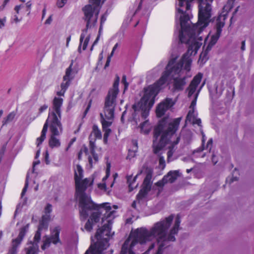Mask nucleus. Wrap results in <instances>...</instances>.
Segmentation results:
<instances>
[{
  "instance_id": "f257e3e1",
  "label": "nucleus",
  "mask_w": 254,
  "mask_h": 254,
  "mask_svg": "<svg viewBox=\"0 0 254 254\" xmlns=\"http://www.w3.org/2000/svg\"><path fill=\"white\" fill-rule=\"evenodd\" d=\"M181 20V30L179 33L180 41L181 43H187L189 45L188 50L182 57L179 63L176 62L171 66L170 74V78L173 80V90L174 91H179L184 89L186 84V78L190 75L188 73L190 70L192 59L191 57L195 55L202 44V36L196 37L191 33H190V19L186 15L182 13L178 14Z\"/></svg>"
},
{
  "instance_id": "f03ea898",
  "label": "nucleus",
  "mask_w": 254,
  "mask_h": 254,
  "mask_svg": "<svg viewBox=\"0 0 254 254\" xmlns=\"http://www.w3.org/2000/svg\"><path fill=\"white\" fill-rule=\"evenodd\" d=\"M94 204L95 207L89 211L88 214L92 213V215L90 219L85 224L84 228L88 232L91 231L93 226L99 222L100 213L102 214L101 223L103 226L97 230L94 238H91L92 241L94 242V244L91 245L85 254H102L103 251L109 247L108 241L112 235L111 225L116 217V210L118 208L117 205H114L112 207L108 202L98 205L94 203ZM79 208H80L79 207ZM79 212L80 213V211ZM80 215L82 220H85L87 218H83L80 213Z\"/></svg>"
},
{
  "instance_id": "7ed1b4c3",
  "label": "nucleus",
  "mask_w": 254,
  "mask_h": 254,
  "mask_svg": "<svg viewBox=\"0 0 254 254\" xmlns=\"http://www.w3.org/2000/svg\"><path fill=\"white\" fill-rule=\"evenodd\" d=\"M170 216L156 223L150 230L141 228L131 231L128 239L123 245L121 254H134L133 247L138 243L144 244L156 240L157 251L155 254H162L163 250L170 242Z\"/></svg>"
},
{
  "instance_id": "20e7f679",
  "label": "nucleus",
  "mask_w": 254,
  "mask_h": 254,
  "mask_svg": "<svg viewBox=\"0 0 254 254\" xmlns=\"http://www.w3.org/2000/svg\"><path fill=\"white\" fill-rule=\"evenodd\" d=\"M181 120L182 118H178L169 122L168 119H163L159 122L154 129L153 141L154 152L156 154L158 153L164 148L168 149V162L174 160L173 154L180 139V136L176 132Z\"/></svg>"
},
{
  "instance_id": "39448f33",
  "label": "nucleus",
  "mask_w": 254,
  "mask_h": 254,
  "mask_svg": "<svg viewBox=\"0 0 254 254\" xmlns=\"http://www.w3.org/2000/svg\"><path fill=\"white\" fill-rule=\"evenodd\" d=\"M193 0H177L176 2V8L177 12L176 14V21L179 20L181 25L180 17L177 16L179 13L182 15H186L189 17L190 24H189L190 33L196 37L201 36V32L206 28L209 22L211 16V7L210 3L212 0H199L198 20L196 24H192L190 20L191 15L190 10L191 6V2Z\"/></svg>"
},
{
  "instance_id": "423d86ee",
  "label": "nucleus",
  "mask_w": 254,
  "mask_h": 254,
  "mask_svg": "<svg viewBox=\"0 0 254 254\" xmlns=\"http://www.w3.org/2000/svg\"><path fill=\"white\" fill-rule=\"evenodd\" d=\"M175 63V59H171L166 66L165 70L162 73L161 77L153 84L144 88L143 97L140 101L133 105L135 112L138 111V108L142 110L143 117L147 116L148 111L155 102V98L159 91L168 85V80L170 78V71L171 66Z\"/></svg>"
},
{
  "instance_id": "0eeeda50",
  "label": "nucleus",
  "mask_w": 254,
  "mask_h": 254,
  "mask_svg": "<svg viewBox=\"0 0 254 254\" xmlns=\"http://www.w3.org/2000/svg\"><path fill=\"white\" fill-rule=\"evenodd\" d=\"M74 180L76 186V198L79 202L80 212L82 218H85L89 211L95 208V205L91 200L90 196L85 193V190L93 183L94 179L85 178L82 180L83 176V170L78 164L74 165Z\"/></svg>"
},
{
  "instance_id": "6e6552de",
  "label": "nucleus",
  "mask_w": 254,
  "mask_h": 254,
  "mask_svg": "<svg viewBox=\"0 0 254 254\" xmlns=\"http://www.w3.org/2000/svg\"><path fill=\"white\" fill-rule=\"evenodd\" d=\"M234 0H228L227 4L223 7V11L217 18L215 27L205 37L204 40L203 51L200 54L198 61L200 65H202L208 60L207 53L218 40L222 28L225 25L227 14L232 8Z\"/></svg>"
},
{
  "instance_id": "1a4fd4ad",
  "label": "nucleus",
  "mask_w": 254,
  "mask_h": 254,
  "mask_svg": "<svg viewBox=\"0 0 254 254\" xmlns=\"http://www.w3.org/2000/svg\"><path fill=\"white\" fill-rule=\"evenodd\" d=\"M119 82L120 77L117 76L113 87L109 91L106 97L104 111L100 113L101 121L104 132L103 140L105 143L107 142L108 136L111 132V129L109 127L111 125L114 118L116 97L119 92Z\"/></svg>"
},
{
  "instance_id": "9d476101",
  "label": "nucleus",
  "mask_w": 254,
  "mask_h": 254,
  "mask_svg": "<svg viewBox=\"0 0 254 254\" xmlns=\"http://www.w3.org/2000/svg\"><path fill=\"white\" fill-rule=\"evenodd\" d=\"M48 127H49L50 131L49 145L52 149L58 148L61 145L60 135L62 133L63 129L61 121L58 120L56 116L54 114H50L48 117L41 131V134L37 139V146L39 147L46 138Z\"/></svg>"
},
{
  "instance_id": "9b49d317",
  "label": "nucleus",
  "mask_w": 254,
  "mask_h": 254,
  "mask_svg": "<svg viewBox=\"0 0 254 254\" xmlns=\"http://www.w3.org/2000/svg\"><path fill=\"white\" fill-rule=\"evenodd\" d=\"M72 64L66 69L65 74L63 77V81L61 84V90L57 92L58 97H55L53 100V111L50 112L49 113V116L50 114H55L58 120L61 121V107L63 104V99L61 96H64V93L69 86L70 81L74 78L76 72L73 70L71 68Z\"/></svg>"
},
{
  "instance_id": "f8f14e48",
  "label": "nucleus",
  "mask_w": 254,
  "mask_h": 254,
  "mask_svg": "<svg viewBox=\"0 0 254 254\" xmlns=\"http://www.w3.org/2000/svg\"><path fill=\"white\" fill-rule=\"evenodd\" d=\"M52 211V206L48 204L45 208V214L42 216L40 221L38 229L34 238V242L28 244L26 248V254H37L38 251L39 246L38 243L41 238V231L43 229H47L48 226V222L50 220V213Z\"/></svg>"
},
{
  "instance_id": "ddd939ff",
  "label": "nucleus",
  "mask_w": 254,
  "mask_h": 254,
  "mask_svg": "<svg viewBox=\"0 0 254 254\" xmlns=\"http://www.w3.org/2000/svg\"><path fill=\"white\" fill-rule=\"evenodd\" d=\"M138 111L135 112L133 106H132V109L133 113L132 114V119L131 121L132 124L134 126V127H136L138 123L141 121L143 122L140 124L139 127L140 128V132L144 134H148L152 129V126L148 122V120H146V118L147 116L145 117H143L142 115V110L141 108L139 107L138 108ZM149 111H148V112ZM149 114V113H148Z\"/></svg>"
},
{
  "instance_id": "4468645a",
  "label": "nucleus",
  "mask_w": 254,
  "mask_h": 254,
  "mask_svg": "<svg viewBox=\"0 0 254 254\" xmlns=\"http://www.w3.org/2000/svg\"><path fill=\"white\" fill-rule=\"evenodd\" d=\"M197 96L198 92L194 94V98L191 103L190 110L186 118V123L187 124L190 123L192 124L197 125L198 126H201V120L200 119L197 118V113L195 111Z\"/></svg>"
},
{
  "instance_id": "2eb2a0df",
  "label": "nucleus",
  "mask_w": 254,
  "mask_h": 254,
  "mask_svg": "<svg viewBox=\"0 0 254 254\" xmlns=\"http://www.w3.org/2000/svg\"><path fill=\"white\" fill-rule=\"evenodd\" d=\"M60 229L59 227H56L51 230V235L50 237L46 236L42 246V249L45 250L49 247L51 243L56 244L60 242L59 234Z\"/></svg>"
},
{
  "instance_id": "dca6fc26",
  "label": "nucleus",
  "mask_w": 254,
  "mask_h": 254,
  "mask_svg": "<svg viewBox=\"0 0 254 254\" xmlns=\"http://www.w3.org/2000/svg\"><path fill=\"white\" fill-rule=\"evenodd\" d=\"M175 102V100L169 98H167L162 101L156 108L157 116L158 117L163 116L168 110L174 105Z\"/></svg>"
},
{
  "instance_id": "f3484780",
  "label": "nucleus",
  "mask_w": 254,
  "mask_h": 254,
  "mask_svg": "<svg viewBox=\"0 0 254 254\" xmlns=\"http://www.w3.org/2000/svg\"><path fill=\"white\" fill-rule=\"evenodd\" d=\"M84 154L87 156L89 164L91 167L98 161V157L97 155L95 153L94 148L92 146L91 147L90 151L88 150L86 146H82L78 153V159H80L82 155Z\"/></svg>"
},
{
  "instance_id": "a211bd4d",
  "label": "nucleus",
  "mask_w": 254,
  "mask_h": 254,
  "mask_svg": "<svg viewBox=\"0 0 254 254\" xmlns=\"http://www.w3.org/2000/svg\"><path fill=\"white\" fill-rule=\"evenodd\" d=\"M166 61L163 60L161 61L155 67L148 71L146 75V81L148 82H151L156 78L164 69L166 66Z\"/></svg>"
},
{
  "instance_id": "6ab92c4d",
  "label": "nucleus",
  "mask_w": 254,
  "mask_h": 254,
  "mask_svg": "<svg viewBox=\"0 0 254 254\" xmlns=\"http://www.w3.org/2000/svg\"><path fill=\"white\" fill-rule=\"evenodd\" d=\"M151 175L147 174L144 180L142 188L137 195V201L139 202L145 197L148 191L150 190Z\"/></svg>"
},
{
  "instance_id": "aec40b11",
  "label": "nucleus",
  "mask_w": 254,
  "mask_h": 254,
  "mask_svg": "<svg viewBox=\"0 0 254 254\" xmlns=\"http://www.w3.org/2000/svg\"><path fill=\"white\" fill-rule=\"evenodd\" d=\"M179 175L178 171H170L164 177L162 180L158 181L156 185L159 187H162L165 183H173Z\"/></svg>"
},
{
  "instance_id": "412c9836",
  "label": "nucleus",
  "mask_w": 254,
  "mask_h": 254,
  "mask_svg": "<svg viewBox=\"0 0 254 254\" xmlns=\"http://www.w3.org/2000/svg\"><path fill=\"white\" fill-rule=\"evenodd\" d=\"M202 77V74L198 73L193 78V80L191 82L188 90V95L189 97H191L193 94H194L197 85L199 84L201 78Z\"/></svg>"
},
{
  "instance_id": "4be33fe9",
  "label": "nucleus",
  "mask_w": 254,
  "mask_h": 254,
  "mask_svg": "<svg viewBox=\"0 0 254 254\" xmlns=\"http://www.w3.org/2000/svg\"><path fill=\"white\" fill-rule=\"evenodd\" d=\"M28 227L29 225L27 224L20 229L18 237L13 241V248L15 247L16 245H18L21 242L28 229Z\"/></svg>"
},
{
  "instance_id": "5701e85b",
  "label": "nucleus",
  "mask_w": 254,
  "mask_h": 254,
  "mask_svg": "<svg viewBox=\"0 0 254 254\" xmlns=\"http://www.w3.org/2000/svg\"><path fill=\"white\" fill-rule=\"evenodd\" d=\"M110 167H111L110 164H108L107 165V169H106V176L104 177L102 179V183H99L98 184V188L101 190H106V188H107V186L108 185V184L106 183L105 181H106V179H107V178L110 175Z\"/></svg>"
},
{
  "instance_id": "b1692460",
  "label": "nucleus",
  "mask_w": 254,
  "mask_h": 254,
  "mask_svg": "<svg viewBox=\"0 0 254 254\" xmlns=\"http://www.w3.org/2000/svg\"><path fill=\"white\" fill-rule=\"evenodd\" d=\"M143 2V0H140L137 5L133 6V8L130 10V11L128 13V16L130 17V19L129 20V22L131 20L132 17L138 13L139 11L140 8L141 6V4Z\"/></svg>"
},
{
  "instance_id": "393cba45",
  "label": "nucleus",
  "mask_w": 254,
  "mask_h": 254,
  "mask_svg": "<svg viewBox=\"0 0 254 254\" xmlns=\"http://www.w3.org/2000/svg\"><path fill=\"white\" fill-rule=\"evenodd\" d=\"M132 147L131 148L128 149V157H132L135 155V153L137 151L138 146L137 141L133 140L131 141Z\"/></svg>"
},
{
  "instance_id": "a878e982",
  "label": "nucleus",
  "mask_w": 254,
  "mask_h": 254,
  "mask_svg": "<svg viewBox=\"0 0 254 254\" xmlns=\"http://www.w3.org/2000/svg\"><path fill=\"white\" fill-rule=\"evenodd\" d=\"M91 136H94L96 139L101 138L102 135L100 130L99 129L98 127L94 125L93 127V130L90 135Z\"/></svg>"
},
{
  "instance_id": "bb28decb",
  "label": "nucleus",
  "mask_w": 254,
  "mask_h": 254,
  "mask_svg": "<svg viewBox=\"0 0 254 254\" xmlns=\"http://www.w3.org/2000/svg\"><path fill=\"white\" fill-rule=\"evenodd\" d=\"M15 117V114L13 113H10L7 117L6 119L3 121V125L6 124L8 122H11Z\"/></svg>"
},
{
  "instance_id": "cd10ccee",
  "label": "nucleus",
  "mask_w": 254,
  "mask_h": 254,
  "mask_svg": "<svg viewBox=\"0 0 254 254\" xmlns=\"http://www.w3.org/2000/svg\"><path fill=\"white\" fill-rule=\"evenodd\" d=\"M165 161L164 157L160 156L159 159V167L161 169H164L165 167Z\"/></svg>"
},
{
  "instance_id": "c85d7f7f",
  "label": "nucleus",
  "mask_w": 254,
  "mask_h": 254,
  "mask_svg": "<svg viewBox=\"0 0 254 254\" xmlns=\"http://www.w3.org/2000/svg\"><path fill=\"white\" fill-rule=\"evenodd\" d=\"M106 18H107V15L105 14L103 15L101 18L100 26L99 31V34L100 33V32L102 30L103 25L104 23V22H105V21L106 20Z\"/></svg>"
},
{
  "instance_id": "c756f323",
  "label": "nucleus",
  "mask_w": 254,
  "mask_h": 254,
  "mask_svg": "<svg viewBox=\"0 0 254 254\" xmlns=\"http://www.w3.org/2000/svg\"><path fill=\"white\" fill-rule=\"evenodd\" d=\"M29 173H28L27 176V178H26V181L25 187L23 188V189L22 190V191L21 192V195L22 196H23L24 195L25 192L26 191L27 188L28 187V180H29Z\"/></svg>"
},
{
  "instance_id": "7c9ffc66",
  "label": "nucleus",
  "mask_w": 254,
  "mask_h": 254,
  "mask_svg": "<svg viewBox=\"0 0 254 254\" xmlns=\"http://www.w3.org/2000/svg\"><path fill=\"white\" fill-rule=\"evenodd\" d=\"M122 83L124 85V86H125L124 90L125 91L127 88V87L128 86V84L127 81V78H126V75H123V76L122 77Z\"/></svg>"
},
{
  "instance_id": "2f4dec72",
  "label": "nucleus",
  "mask_w": 254,
  "mask_h": 254,
  "mask_svg": "<svg viewBox=\"0 0 254 254\" xmlns=\"http://www.w3.org/2000/svg\"><path fill=\"white\" fill-rule=\"evenodd\" d=\"M212 145V139L210 138L207 142V145L206 147V149H208L209 151L211 149V147Z\"/></svg>"
},
{
  "instance_id": "473e14b6",
  "label": "nucleus",
  "mask_w": 254,
  "mask_h": 254,
  "mask_svg": "<svg viewBox=\"0 0 254 254\" xmlns=\"http://www.w3.org/2000/svg\"><path fill=\"white\" fill-rule=\"evenodd\" d=\"M24 7V5H17L15 7L14 10L16 11L17 14H19L20 10Z\"/></svg>"
},
{
  "instance_id": "72a5a7b5",
  "label": "nucleus",
  "mask_w": 254,
  "mask_h": 254,
  "mask_svg": "<svg viewBox=\"0 0 254 254\" xmlns=\"http://www.w3.org/2000/svg\"><path fill=\"white\" fill-rule=\"evenodd\" d=\"M5 22H6V18L5 17H3V18H0V28H2L4 26Z\"/></svg>"
},
{
  "instance_id": "f704fd0d",
  "label": "nucleus",
  "mask_w": 254,
  "mask_h": 254,
  "mask_svg": "<svg viewBox=\"0 0 254 254\" xmlns=\"http://www.w3.org/2000/svg\"><path fill=\"white\" fill-rule=\"evenodd\" d=\"M48 106L47 105H46V104H44L43 105V106H42L40 109H39V113L41 114L42 113L43 111H45L46 110H47V109L48 108Z\"/></svg>"
},
{
  "instance_id": "c9c22d12",
  "label": "nucleus",
  "mask_w": 254,
  "mask_h": 254,
  "mask_svg": "<svg viewBox=\"0 0 254 254\" xmlns=\"http://www.w3.org/2000/svg\"><path fill=\"white\" fill-rule=\"evenodd\" d=\"M119 46V43H116L115 46H114L113 49H112V52L111 53V56H113V55H114V52L115 51V50L118 48V47Z\"/></svg>"
},
{
  "instance_id": "e433bc0d",
  "label": "nucleus",
  "mask_w": 254,
  "mask_h": 254,
  "mask_svg": "<svg viewBox=\"0 0 254 254\" xmlns=\"http://www.w3.org/2000/svg\"><path fill=\"white\" fill-rule=\"evenodd\" d=\"M13 20L15 23H17L21 21V18H19L16 15H14L13 17Z\"/></svg>"
},
{
  "instance_id": "4c0bfd02",
  "label": "nucleus",
  "mask_w": 254,
  "mask_h": 254,
  "mask_svg": "<svg viewBox=\"0 0 254 254\" xmlns=\"http://www.w3.org/2000/svg\"><path fill=\"white\" fill-rule=\"evenodd\" d=\"M65 4V3L62 0L61 1H58L57 2V5L59 7H62Z\"/></svg>"
},
{
  "instance_id": "58836bf2",
  "label": "nucleus",
  "mask_w": 254,
  "mask_h": 254,
  "mask_svg": "<svg viewBox=\"0 0 254 254\" xmlns=\"http://www.w3.org/2000/svg\"><path fill=\"white\" fill-rule=\"evenodd\" d=\"M212 161L213 163L214 164H216V163L218 162V159L216 157V156L214 155H212Z\"/></svg>"
},
{
  "instance_id": "ea45409f",
  "label": "nucleus",
  "mask_w": 254,
  "mask_h": 254,
  "mask_svg": "<svg viewBox=\"0 0 254 254\" xmlns=\"http://www.w3.org/2000/svg\"><path fill=\"white\" fill-rule=\"evenodd\" d=\"M99 37H100V36H99V35L97 37V38H96V40H95V41L94 42V43H93V45H92V47H91V50H92L93 46H94V45H95L97 43V42H98V40H99Z\"/></svg>"
},
{
  "instance_id": "a19ab883",
  "label": "nucleus",
  "mask_w": 254,
  "mask_h": 254,
  "mask_svg": "<svg viewBox=\"0 0 254 254\" xmlns=\"http://www.w3.org/2000/svg\"><path fill=\"white\" fill-rule=\"evenodd\" d=\"M70 40H71V36H69L68 37H67L66 38V47H68V46H69V43L70 41Z\"/></svg>"
},
{
  "instance_id": "79ce46f5",
  "label": "nucleus",
  "mask_w": 254,
  "mask_h": 254,
  "mask_svg": "<svg viewBox=\"0 0 254 254\" xmlns=\"http://www.w3.org/2000/svg\"><path fill=\"white\" fill-rule=\"evenodd\" d=\"M112 56H111V55L108 58V59L107 60V62H106V63L105 64V67H106L107 66H109V63L110 62V60H111V58Z\"/></svg>"
},
{
  "instance_id": "37998d69",
  "label": "nucleus",
  "mask_w": 254,
  "mask_h": 254,
  "mask_svg": "<svg viewBox=\"0 0 254 254\" xmlns=\"http://www.w3.org/2000/svg\"><path fill=\"white\" fill-rule=\"evenodd\" d=\"M45 161L46 162V163L47 164H48L49 163V160H48V157H49V154H48V151H46L45 152Z\"/></svg>"
},
{
  "instance_id": "c03bdc74",
  "label": "nucleus",
  "mask_w": 254,
  "mask_h": 254,
  "mask_svg": "<svg viewBox=\"0 0 254 254\" xmlns=\"http://www.w3.org/2000/svg\"><path fill=\"white\" fill-rule=\"evenodd\" d=\"M201 134H202V145H203L204 142L205 140H206V137H205V135H204V133L202 131H201Z\"/></svg>"
},
{
  "instance_id": "a18cd8bd",
  "label": "nucleus",
  "mask_w": 254,
  "mask_h": 254,
  "mask_svg": "<svg viewBox=\"0 0 254 254\" xmlns=\"http://www.w3.org/2000/svg\"><path fill=\"white\" fill-rule=\"evenodd\" d=\"M52 20V17L50 16L45 21V23L47 24H49L51 23Z\"/></svg>"
},
{
  "instance_id": "49530a36",
  "label": "nucleus",
  "mask_w": 254,
  "mask_h": 254,
  "mask_svg": "<svg viewBox=\"0 0 254 254\" xmlns=\"http://www.w3.org/2000/svg\"><path fill=\"white\" fill-rule=\"evenodd\" d=\"M40 163V161H34L33 162V173L34 172V168L35 167V166L37 165H38Z\"/></svg>"
},
{
  "instance_id": "de8ad7c7",
  "label": "nucleus",
  "mask_w": 254,
  "mask_h": 254,
  "mask_svg": "<svg viewBox=\"0 0 254 254\" xmlns=\"http://www.w3.org/2000/svg\"><path fill=\"white\" fill-rule=\"evenodd\" d=\"M241 50L244 51L245 50V41H243L242 42Z\"/></svg>"
},
{
  "instance_id": "09e8293b",
  "label": "nucleus",
  "mask_w": 254,
  "mask_h": 254,
  "mask_svg": "<svg viewBox=\"0 0 254 254\" xmlns=\"http://www.w3.org/2000/svg\"><path fill=\"white\" fill-rule=\"evenodd\" d=\"M40 148H39L38 150L37 151V153L36 154V158H38L39 156L40 155Z\"/></svg>"
},
{
  "instance_id": "8fccbe9b",
  "label": "nucleus",
  "mask_w": 254,
  "mask_h": 254,
  "mask_svg": "<svg viewBox=\"0 0 254 254\" xmlns=\"http://www.w3.org/2000/svg\"><path fill=\"white\" fill-rule=\"evenodd\" d=\"M129 191H131L133 190V184L131 183L129 184Z\"/></svg>"
},
{
  "instance_id": "3c124183",
  "label": "nucleus",
  "mask_w": 254,
  "mask_h": 254,
  "mask_svg": "<svg viewBox=\"0 0 254 254\" xmlns=\"http://www.w3.org/2000/svg\"><path fill=\"white\" fill-rule=\"evenodd\" d=\"M31 4L29 2L26 3V6L28 9H29L31 7Z\"/></svg>"
},
{
  "instance_id": "603ef678",
  "label": "nucleus",
  "mask_w": 254,
  "mask_h": 254,
  "mask_svg": "<svg viewBox=\"0 0 254 254\" xmlns=\"http://www.w3.org/2000/svg\"><path fill=\"white\" fill-rule=\"evenodd\" d=\"M4 8V7L2 5L0 6V11L3 10Z\"/></svg>"
},
{
  "instance_id": "864d4df0",
  "label": "nucleus",
  "mask_w": 254,
  "mask_h": 254,
  "mask_svg": "<svg viewBox=\"0 0 254 254\" xmlns=\"http://www.w3.org/2000/svg\"><path fill=\"white\" fill-rule=\"evenodd\" d=\"M136 201H133V202L132 203V206L133 207H135V205H136Z\"/></svg>"
},
{
  "instance_id": "5fc2aeb1",
  "label": "nucleus",
  "mask_w": 254,
  "mask_h": 254,
  "mask_svg": "<svg viewBox=\"0 0 254 254\" xmlns=\"http://www.w3.org/2000/svg\"><path fill=\"white\" fill-rule=\"evenodd\" d=\"M45 14H46V9H44L43 10V17L44 16Z\"/></svg>"
},
{
  "instance_id": "6e6d98bb",
  "label": "nucleus",
  "mask_w": 254,
  "mask_h": 254,
  "mask_svg": "<svg viewBox=\"0 0 254 254\" xmlns=\"http://www.w3.org/2000/svg\"><path fill=\"white\" fill-rule=\"evenodd\" d=\"M125 113H126V111H124V112H123V115H122V118H121V120H122V121H123V120L124 116V115H125Z\"/></svg>"
},
{
  "instance_id": "4d7b16f0",
  "label": "nucleus",
  "mask_w": 254,
  "mask_h": 254,
  "mask_svg": "<svg viewBox=\"0 0 254 254\" xmlns=\"http://www.w3.org/2000/svg\"><path fill=\"white\" fill-rule=\"evenodd\" d=\"M154 247V244H152L149 248V250L150 251L151 249H152Z\"/></svg>"
},
{
  "instance_id": "13d9d810",
  "label": "nucleus",
  "mask_w": 254,
  "mask_h": 254,
  "mask_svg": "<svg viewBox=\"0 0 254 254\" xmlns=\"http://www.w3.org/2000/svg\"><path fill=\"white\" fill-rule=\"evenodd\" d=\"M114 181L112 182L110 184V187H112L114 185Z\"/></svg>"
},
{
  "instance_id": "bf43d9fd",
  "label": "nucleus",
  "mask_w": 254,
  "mask_h": 254,
  "mask_svg": "<svg viewBox=\"0 0 254 254\" xmlns=\"http://www.w3.org/2000/svg\"><path fill=\"white\" fill-rule=\"evenodd\" d=\"M139 175V174H137L135 176V177L134 178V179H133V181H135V180H136V178L137 177V176H138Z\"/></svg>"
},
{
  "instance_id": "052dcab7",
  "label": "nucleus",
  "mask_w": 254,
  "mask_h": 254,
  "mask_svg": "<svg viewBox=\"0 0 254 254\" xmlns=\"http://www.w3.org/2000/svg\"><path fill=\"white\" fill-rule=\"evenodd\" d=\"M237 179L236 178H234L232 181H229V183H231L232 182H233L234 180H236Z\"/></svg>"
},
{
  "instance_id": "680f3d73",
  "label": "nucleus",
  "mask_w": 254,
  "mask_h": 254,
  "mask_svg": "<svg viewBox=\"0 0 254 254\" xmlns=\"http://www.w3.org/2000/svg\"><path fill=\"white\" fill-rule=\"evenodd\" d=\"M10 0H4V2H5V4H7Z\"/></svg>"
},
{
  "instance_id": "e2e57ef3",
  "label": "nucleus",
  "mask_w": 254,
  "mask_h": 254,
  "mask_svg": "<svg viewBox=\"0 0 254 254\" xmlns=\"http://www.w3.org/2000/svg\"><path fill=\"white\" fill-rule=\"evenodd\" d=\"M38 189V185H37L36 187L35 188L34 190L36 191Z\"/></svg>"
},
{
  "instance_id": "0e129e2a",
  "label": "nucleus",
  "mask_w": 254,
  "mask_h": 254,
  "mask_svg": "<svg viewBox=\"0 0 254 254\" xmlns=\"http://www.w3.org/2000/svg\"><path fill=\"white\" fill-rule=\"evenodd\" d=\"M90 104H89V105H88V107H87V109H86V112H87L88 110V109H89V108H90Z\"/></svg>"
},
{
  "instance_id": "69168bd1",
  "label": "nucleus",
  "mask_w": 254,
  "mask_h": 254,
  "mask_svg": "<svg viewBox=\"0 0 254 254\" xmlns=\"http://www.w3.org/2000/svg\"><path fill=\"white\" fill-rule=\"evenodd\" d=\"M117 176V174H115L114 175V180L116 179V178Z\"/></svg>"
},
{
  "instance_id": "338daca9",
  "label": "nucleus",
  "mask_w": 254,
  "mask_h": 254,
  "mask_svg": "<svg viewBox=\"0 0 254 254\" xmlns=\"http://www.w3.org/2000/svg\"><path fill=\"white\" fill-rule=\"evenodd\" d=\"M2 113H3L2 111H0V117H1V116L2 115Z\"/></svg>"
},
{
  "instance_id": "774afa93",
  "label": "nucleus",
  "mask_w": 254,
  "mask_h": 254,
  "mask_svg": "<svg viewBox=\"0 0 254 254\" xmlns=\"http://www.w3.org/2000/svg\"><path fill=\"white\" fill-rule=\"evenodd\" d=\"M7 4H5V2L3 1V4H2L4 7L5 6V5H6Z\"/></svg>"
}]
</instances>
